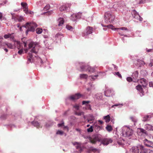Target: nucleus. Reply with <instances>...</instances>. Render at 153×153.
<instances>
[{
    "mask_svg": "<svg viewBox=\"0 0 153 153\" xmlns=\"http://www.w3.org/2000/svg\"><path fill=\"white\" fill-rule=\"evenodd\" d=\"M39 46L36 42H31L28 44L30 52L28 54L27 62H33L36 65L41 66L43 62L42 59L38 56H36L39 49Z\"/></svg>",
    "mask_w": 153,
    "mask_h": 153,
    "instance_id": "nucleus-1",
    "label": "nucleus"
},
{
    "mask_svg": "<svg viewBox=\"0 0 153 153\" xmlns=\"http://www.w3.org/2000/svg\"><path fill=\"white\" fill-rule=\"evenodd\" d=\"M90 141L91 143L93 144H96L97 142H100L101 144L106 145L111 143L113 141L111 138H105L102 140L101 136L99 134H97L93 136L90 138Z\"/></svg>",
    "mask_w": 153,
    "mask_h": 153,
    "instance_id": "nucleus-2",
    "label": "nucleus"
},
{
    "mask_svg": "<svg viewBox=\"0 0 153 153\" xmlns=\"http://www.w3.org/2000/svg\"><path fill=\"white\" fill-rule=\"evenodd\" d=\"M77 66H79L80 68V71H88L89 73H92L95 72V67H91L87 65L85 63L82 62H78L76 63Z\"/></svg>",
    "mask_w": 153,
    "mask_h": 153,
    "instance_id": "nucleus-3",
    "label": "nucleus"
},
{
    "mask_svg": "<svg viewBox=\"0 0 153 153\" xmlns=\"http://www.w3.org/2000/svg\"><path fill=\"white\" fill-rule=\"evenodd\" d=\"M101 25L102 27H107L114 31L117 30L118 32V33L119 35L122 36H124L125 37H127V35L125 34L127 33L128 32H130V30L128 29L125 27L120 28H115L111 25L104 26L102 24H101Z\"/></svg>",
    "mask_w": 153,
    "mask_h": 153,
    "instance_id": "nucleus-4",
    "label": "nucleus"
},
{
    "mask_svg": "<svg viewBox=\"0 0 153 153\" xmlns=\"http://www.w3.org/2000/svg\"><path fill=\"white\" fill-rule=\"evenodd\" d=\"M121 134L122 136L125 137H129L131 136L133 133L132 129L126 126H124L121 129Z\"/></svg>",
    "mask_w": 153,
    "mask_h": 153,
    "instance_id": "nucleus-5",
    "label": "nucleus"
},
{
    "mask_svg": "<svg viewBox=\"0 0 153 153\" xmlns=\"http://www.w3.org/2000/svg\"><path fill=\"white\" fill-rule=\"evenodd\" d=\"M115 17L111 12H107L105 13L104 16L105 22L106 23L112 22Z\"/></svg>",
    "mask_w": 153,
    "mask_h": 153,
    "instance_id": "nucleus-6",
    "label": "nucleus"
},
{
    "mask_svg": "<svg viewBox=\"0 0 153 153\" xmlns=\"http://www.w3.org/2000/svg\"><path fill=\"white\" fill-rule=\"evenodd\" d=\"M84 96L83 95L79 93H78L70 95L66 99V102L68 100L75 102L76 100H77L80 98L83 97Z\"/></svg>",
    "mask_w": 153,
    "mask_h": 153,
    "instance_id": "nucleus-7",
    "label": "nucleus"
},
{
    "mask_svg": "<svg viewBox=\"0 0 153 153\" xmlns=\"http://www.w3.org/2000/svg\"><path fill=\"white\" fill-rule=\"evenodd\" d=\"M43 37L45 39L44 40V43L46 48L50 49L48 47L50 46L54 42V39L49 37L47 35H44Z\"/></svg>",
    "mask_w": 153,
    "mask_h": 153,
    "instance_id": "nucleus-8",
    "label": "nucleus"
},
{
    "mask_svg": "<svg viewBox=\"0 0 153 153\" xmlns=\"http://www.w3.org/2000/svg\"><path fill=\"white\" fill-rule=\"evenodd\" d=\"M93 31V27L88 26L86 27L85 31L82 33V36L85 38H88V35L92 33Z\"/></svg>",
    "mask_w": 153,
    "mask_h": 153,
    "instance_id": "nucleus-9",
    "label": "nucleus"
},
{
    "mask_svg": "<svg viewBox=\"0 0 153 153\" xmlns=\"http://www.w3.org/2000/svg\"><path fill=\"white\" fill-rule=\"evenodd\" d=\"M26 25H29L28 28L30 31L34 32L35 30V28L37 27V24L35 22H27Z\"/></svg>",
    "mask_w": 153,
    "mask_h": 153,
    "instance_id": "nucleus-10",
    "label": "nucleus"
},
{
    "mask_svg": "<svg viewBox=\"0 0 153 153\" xmlns=\"http://www.w3.org/2000/svg\"><path fill=\"white\" fill-rule=\"evenodd\" d=\"M131 13L134 18L136 19L137 20L140 21H142L143 20V18L139 15L136 10H132Z\"/></svg>",
    "mask_w": 153,
    "mask_h": 153,
    "instance_id": "nucleus-11",
    "label": "nucleus"
},
{
    "mask_svg": "<svg viewBox=\"0 0 153 153\" xmlns=\"http://www.w3.org/2000/svg\"><path fill=\"white\" fill-rule=\"evenodd\" d=\"M70 4H66L62 5L59 8L60 10L61 11L67 12L70 9Z\"/></svg>",
    "mask_w": 153,
    "mask_h": 153,
    "instance_id": "nucleus-12",
    "label": "nucleus"
},
{
    "mask_svg": "<svg viewBox=\"0 0 153 153\" xmlns=\"http://www.w3.org/2000/svg\"><path fill=\"white\" fill-rule=\"evenodd\" d=\"M143 148V146L141 145H138L137 146L133 147L131 149L132 153H139V150Z\"/></svg>",
    "mask_w": 153,
    "mask_h": 153,
    "instance_id": "nucleus-13",
    "label": "nucleus"
},
{
    "mask_svg": "<svg viewBox=\"0 0 153 153\" xmlns=\"http://www.w3.org/2000/svg\"><path fill=\"white\" fill-rule=\"evenodd\" d=\"M21 4L24 9V11L26 14H31V12L29 13L28 10L27 4L26 3L21 2Z\"/></svg>",
    "mask_w": 153,
    "mask_h": 153,
    "instance_id": "nucleus-14",
    "label": "nucleus"
},
{
    "mask_svg": "<svg viewBox=\"0 0 153 153\" xmlns=\"http://www.w3.org/2000/svg\"><path fill=\"white\" fill-rule=\"evenodd\" d=\"M62 34L58 33L53 36V39H54V41H56V42H59L61 41V36Z\"/></svg>",
    "mask_w": 153,
    "mask_h": 153,
    "instance_id": "nucleus-15",
    "label": "nucleus"
},
{
    "mask_svg": "<svg viewBox=\"0 0 153 153\" xmlns=\"http://www.w3.org/2000/svg\"><path fill=\"white\" fill-rule=\"evenodd\" d=\"M138 73L137 71H135L133 73L132 75V77L133 79V82H135L138 81Z\"/></svg>",
    "mask_w": 153,
    "mask_h": 153,
    "instance_id": "nucleus-16",
    "label": "nucleus"
},
{
    "mask_svg": "<svg viewBox=\"0 0 153 153\" xmlns=\"http://www.w3.org/2000/svg\"><path fill=\"white\" fill-rule=\"evenodd\" d=\"M138 81L139 85H141L143 87H145L148 84L147 81L143 78H141Z\"/></svg>",
    "mask_w": 153,
    "mask_h": 153,
    "instance_id": "nucleus-17",
    "label": "nucleus"
},
{
    "mask_svg": "<svg viewBox=\"0 0 153 153\" xmlns=\"http://www.w3.org/2000/svg\"><path fill=\"white\" fill-rule=\"evenodd\" d=\"M136 88L140 92V95L141 97H142L144 95V92L141 85L139 84L138 85L136 86Z\"/></svg>",
    "mask_w": 153,
    "mask_h": 153,
    "instance_id": "nucleus-18",
    "label": "nucleus"
},
{
    "mask_svg": "<svg viewBox=\"0 0 153 153\" xmlns=\"http://www.w3.org/2000/svg\"><path fill=\"white\" fill-rule=\"evenodd\" d=\"M95 89L94 85L92 83H90L88 85V87L86 89L88 92H89L90 94H91V91L92 90H94Z\"/></svg>",
    "mask_w": 153,
    "mask_h": 153,
    "instance_id": "nucleus-19",
    "label": "nucleus"
},
{
    "mask_svg": "<svg viewBox=\"0 0 153 153\" xmlns=\"http://www.w3.org/2000/svg\"><path fill=\"white\" fill-rule=\"evenodd\" d=\"M144 145L148 147H152L153 146V143L152 141L148 140L147 139H145L143 140Z\"/></svg>",
    "mask_w": 153,
    "mask_h": 153,
    "instance_id": "nucleus-20",
    "label": "nucleus"
},
{
    "mask_svg": "<svg viewBox=\"0 0 153 153\" xmlns=\"http://www.w3.org/2000/svg\"><path fill=\"white\" fill-rule=\"evenodd\" d=\"M31 124L33 125L34 126L38 128L40 127H42V125L40 122H39L37 121L34 120L31 122Z\"/></svg>",
    "mask_w": 153,
    "mask_h": 153,
    "instance_id": "nucleus-21",
    "label": "nucleus"
},
{
    "mask_svg": "<svg viewBox=\"0 0 153 153\" xmlns=\"http://www.w3.org/2000/svg\"><path fill=\"white\" fill-rule=\"evenodd\" d=\"M93 126L94 129L96 132H98L102 128V127L99 126L96 123H94L93 125Z\"/></svg>",
    "mask_w": 153,
    "mask_h": 153,
    "instance_id": "nucleus-22",
    "label": "nucleus"
},
{
    "mask_svg": "<svg viewBox=\"0 0 153 153\" xmlns=\"http://www.w3.org/2000/svg\"><path fill=\"white\" fill-rule=\"evenodd\" d=\"M102 74V73L101 72H99V73H98L97 74H96L94 76H89V79H90L91 81H94L97 78V77L99 76V75H100L101 74Z\"/></svg>",
    "mask_w": 153,
    "mask_h": 153,
    "instance_id": "nucleus-23",
    "label": "nucleus"
},
{
    "mask_svg": "<svg viewBox=\"0 0 153 153\" xmlns=\"http://www.w3.org/2000/svg\"><path fill=\"white\" fill-rule=\"evenodd\" d=\"M112 91L110 89H107L105 91V95L106 97H110L112 96Z\"/></svg>",
    "mask_w": 153,
    "mask_h": 153,
    "instance_id": "nucleus-24",
    "label": "nucleus"
},
{
    "mask_svg": "<svg viewBox=\"0 0 153 153\" xmlns=\"http://www.w3.org/2000/svg\"><path fill=\"white\" fill-rule=\"evenodd\" d=\"M57 21L58 23V25L59 26H62L64 22V19L61 17L59 18L58 19Z\"/></svg>",
    "mask_w": 153,
    "mask_h": 153,
    "instance_id": "nucleus-25",
    "label": "nucleus"
},
{
    "mask_svg": "<svg viewBox=\"0 0 153 153\" xmlns=\"http://www.w3.org/2000/svg\"><path fill=\"white\" fill-rule=\"evenodd\" d=\"M137 66L138 67H141L142 66H143L145 65V63L142 60H138L137 61Z\"/></svg>",
    "mask_w": 153,
    "mask_h": 153,
    "instance_id": "nucleus-26",
    "label": "nucleus"
},
{
    "mask_svg": "<svg viewBox=\"0 0 153 153\" xmlns=\"http://www.w3.org/2000/svg\"><path fill=\"white\" fill-rule=\"evenodd\" d=\"M90 102L89 101H85L83 100L82 101V105H85L88 107V109L90 110H91V105L88 104V103Z\"/></svg>",
    "mask_w": 153,
    "mask_h": 153,
    "instance_id": "nucleus-27",
    "label": "nucleus"
},
{
    "mask_svg": "<svg viewBox=\"0 0 153 153\" xmlns=\"http://www.w3.org/2000/svg\"><path fill=\"white\" fill-rule=\"evenodd\" d=\"M94 119V116L92 115H90L88 118V121L90 123H91L93 122V121Z\"/></svg>",
    "mask_w": 153,
    "mask_h": 153,
    "instance_id": "nucleus-28",
    "label": "nucleus"
},
{
    "mask_svg": "<svg viewBox=\"0 0 153 153\" xmlns=\"http://www.w3.org/2000/svg\"><path fill=\"white\" fill-rule=\"evenodd\" d=\"M102 94L101 93H99L96 94L94 96L95 98L98 100H101L102 98Z\"/></svg>",
    "mask_w": 153,
    "mask_h": 153,
    "instance_id": "nucleus-29",
    "label": "nucleus"
},
{
    "mask_svg": "<svg viewBox=\"0 0 153 153\" xmlns=\"http://www.w3.org/2000/svg\"><path fill=\"white\" fill-rule=\"evenodd\" d=\"M150 152L149 150L145 149L143 146V149H140V153H150Z\"/></svg>",
    "mask_w": 153,
    "mask_h": 153,
    "instance_id": "nucleus-30",
    "label": "nucleus"
},
{
    "mask_svg": "<svg viewBox=\"0 0 153 153\" xmlns=\"http://www.w3.org/2000/svg\"><path fill=\"white\" fill-rule=\"evenodd\" d=\"M8 115L7 114H2L0 117V120H5L8 117Z\"/></svg>",
    "mask_w": 153,
    "mask_h": 153,
    "instance_id": "nucleus-31",
    "label": "nucleus"
},
{
    "mask_svg": "<svg viewBox=\"0 0 153 153\" xmlns=\"http://www.w3.org/2000/svg\"><path fill=\"white\" fill-rule=\"evenodd\" d=\"M4 44L5 45H7L8 48L10 49H13L15 47L12 44L8 43L7 42H5Z\"/></svg>",
    "mask_w": 153,
    "mask_h": 153,
    "instance_id": "nucleus-32",
    "label": "nucleus"
},
{
    "mask_svg": "<svg viewBox=\"0 0 153 153\" xmlns=\"http://www.w3.org/2000/svg\"><path fill=\"white\" fill-rule=\"evenodd\" d=\"M137 132L138 134L139 133H141L142 134H147L146 131L144 129L141 128H138V131Z\"/></svg>",
    "mask_w": 153,
    "mask_h": 153,
    "instance_id": "nucleus-33",
    "label": "nucleus"
},
{
    "mask_svg": "<svg viewBox=\"0 0 153 153\" xmlns=\"http://www.w3.org/2000/svg\"><path fill=\"white\" fill-rule=\"evenodd\" d=\"M12 34H5L4 35V37L5 39H7L8 38H10V39H13L14 37L12 36Z\"/></svg>",
    "mask_w": 153,
    "mask_h": 153,
    "instance_id": "nucleus-34",
    "label": "nucleus"
},
{
    "mask_svg": "<svg viewBox=\"0 0 153 153\" xmlns=\"http://www.w3.org/2000/svg\"><path fill=\"white\" fill-rule=\"evenodd\" d=\"M103 118L105 120V122L107 123H108L110 120V117L109 115L104 116Z\"/></svg>",
    "mask_w": 153,
    "mask_h": 153,
    "instance_id": "nucleus-35",
    "label": "nucleus"
},
{
    "mask_svg": "<svg viewBox=\"0 0 153 153\" xmlns=\"http://www.w3.org/2000/svg\"><path fill=\"white\" fill-rule=\"evenodd\" d=\"M151 117V116L149 115L145 116L143 118V121L144 122L148 121L149 120Z\"/></svg>",
    "mask_w": 153,
    "mask_h": 153,
    "instance_id": "nucleus-36",
    "label": "nucleus"
},
{
    "mask_svg": "<svg viewBox=\"0 0 153 153\" xmlns=\"http://www.w3.org/2000/svg\"><path fill=\"white\" fill-rule=\"evenodd\" d=\"M130 119L134 123V124L135 125V123L137 121V119L135 116H131L130 117Z\"/></svg>",
    "mask_w": 153,
    "mask_h": 153,
    "instance_id": "nucleus-37",
    "label": "nucleus"
},
{
    "mask_svg": "<svg viewBox=\"0 0 153 153\" xmlns=\"http://www.w3.org/2000/svg\"><path fill=\"white\" fill-rule=\"evenodd\" d=\"M140 73L142 75L144 76H146L147 74V72L146 70L145 69H142L140 71Z\"/></svg>",
    "mask_w": 153,
    "mask_h": 153,
    "instance_id": "nucleus-38",
    "label": "nucleus"
},
{
    "mask_svg": "<svg viewBox=\"0 0 153 153\" xmlns=\"http://www.w3.org/2000/svg\"><path fill=\"white\" fill-rule=\"evenodd\" d=\"M73 144L74 146H75L76 145H77L76 146V148L77 149H79L80 151H82V149L79 146V143H78L75 142L73 143Z\"/></svg>",
    "mask_w": 153,
    "mask_h": 153,
    "instance_id": "nucleus-39",
    "label": "nucleus"
},
{
    "mask_svg": "<svg viewBox=\"0 0 153 153\" xmlns=\"http://www.w3.org/2000/svg\"><path fill=\"white\" fill-rule=\"evenodd\" d=\"M106 130L108 132H110L112 130V126L110 125H108L105 127Z\"/></svg>",
    "mask_w": 153,
    "mask_h": 153,
    "instance_id": "nucleus-40",
    "label": "nucleus"
},
{
    "mask_svg": "<svg viewBox=\"0 0 153 153\" xmlns=\"http://www.w3.org/2000/svg\"><path fill=\"white\" fill-rule=\"evenodd\" d=\"M80 77L81 79H86L88 77V75L85 74H80Z\"/></svg>",
    "mask_w": 153,
    "mask_h": 153,
    "instance_id": "nucleus-41",
    "label": "nucleus"
},
{
    "mask_svg": "<svg viewBox=\"0 0 153 153\" xmlns=\"http://www.w3.org/2000/svg\"><path fill=\"white\" fill-rule=\"evenodd\" d=\"M123 105V104L122 103H118L117 104H115L111 106L112 108H113L114 106H118V108H121L122 107V106Z\"/></svg>",
    "mask_w": 153,
    "mask_h": 153,
    "instance_id": "nucleus-42",
    "label": "nucleus"
},
{
    "mask_svg": "<svg viewBox=\"0 0 153 153\" xmlns=\"http://www.w3.org/2000/svg\"><path fill=\"white\" fill-rule=\"evenodd\" d=\"M36 33L38 34H41L43 31L42 29V28H37L36 30Z\"/></svg>",
    "mask_w": 153,
    "mask_h": 153,
    "instance_id": "nucleus-43",
    "label": "nucleus"
},
{
    "mask_svg": "<svg viewBox=\"0 0 153 153\" xmlns=\"http://www.w3.org/2000/svg\"><path fill=\"white\" fill-rule=\"evenodd\" d=\"M91 150L94 152H97L98 153H99L100 152V150L99 149H97L96 148H94L93 147L91 148Z\"/></svg>",
    "mask_w": 153,
    "mask_h": 153,
    "instance_id": "nucleus-44",
    "label": "nucleus"
},
{
    "mask_svg": "<svg viewBox=\"0 0 153 153\" xmlns=\"http://www.w3.org/2000/svg\"><path fill=\"white\" fill-rule=\"evenodd\" d=\"M151 125L149 124H146L145 126V128L147 130H150Z\"/></svg>",
    "mask_w": 153,
    "mask_h": 153,
    "instance_id": "nucleus-45",
    "label": "nucleus"
},
{
    "mask_svg": "<svg viewBox=\"0 0 153 153\" xmlns=\"http://www.w3.org/2000/svg\"><path fill=\"white\" fill-rule=\"evenodd\" d=\"M74 16L76 17L77 19L80 18L81 17L82 13H78L77 14H75Z\"/></svg>",
    "mask_w": 153,
    "mask_h": 153,
    "instance_id": "nucleus-46",
    "label": "nucleus"
},
{
    "mask_svg": "<svg viewBox=\"0 0 153 153\" xmlns=\"http://www.w3.org/2000/svg\"><path fill=\"white\" fill-rule=\"evenodd\" d=\"M113 74L114 75L117 76L119 78H121L122 77L121 75L119 72H113Z\"/></svg>",
    "mask_w": 153,
    "mask_h": 153,
    "instance_id": "nucleus-47",
    "label": "nucleus"
},
{
    "mask_svg": "<svg viewBox=\"0 0 153 153\" xmlns=\"http://www.w3.org/2000/svg\"><path fill=\"white\" fill-rule=\"evenodd\" d=\"M17 44V47L18 49H19L21 48V43L19 41H17L16 42Z\"/></svg>",
    "mask_w": 153,
    "mask_h": 153,
    "instance_id": "nucleus-48",
    "label": "nucleus"
},
{
    "mask_svg": "<svg viewBox=\"0 0 153 153\" xmlns=\"http://www.w3.org/2000/svg\"><path fill=\"white\" fill-rule=\"evenodd\" d=\"M94 129L93 126H91L90 127L87 129V131L88 132H92L93 131Z\"/></svg>",
    "mask_w": 153,
    "mask_h": 153,
    "instance_id": "nucleus-49",
    "label": "nucleus"
},
{
    "mask_svg": "<svg viewBox=\"0 0 153 153\" xmlns=\"http://www.w3.org/2000/svg\"><path fill=\"white\" fill-rule=\"evenodd\" d=\"M84 113L82 111L76 112H75V114L78 116H80L82 115H84Z\"/></svg>",
    "mask_w": 153,
    "mask_h": 153,
    "instance_id": "nucleus-50",
    "label": "nucleus"
},
{
    "mask_svg": "<svg viewBox=\"0 0 153 153\" xmlns=\"http://www.w3.org/2000/svg\"><path fill=\"white\" fill-rule=\"evenodd\" d=\"M66 28L68 30H70L71 31H72L73 29V27L72 26H71L70 25H66Z\"/></svg>",
    "mask_w": 153,
    "mask_h": 153,
    "instance_id": "nucleus-51",
    "label": "nucleus"
},
{
    "mask_svg": "<svg viewBox=\"0 0 153 153\" xmlns=\"http://www.w3.org/2000/svg\"><path fill=\"white\" fill-rule=\"evenodd\" d=\"M64 133V132L62 131H61V130H58L56 132V134H59L61 135H62Z\"/></svg>",
    "mask_w": 153,
    "mask_h": 153,
    "instance_id": "nucleus-52",
    "label": "nucleus"
},
{
    "mask_svg": "<svg viewBox=\"0 0 153 153\" xmlns=\"http://www.w3.org/2000/svg\"><path fill=\"white\" fill-rule=\"evenodd\" d=\"M74 15H75L74 14L72 15L71 16V20H72L73 21H76V19H77L76 17L74 16Z\"/></svg>",
    "mask_w": 153,
    "mask_h": 153,
    "instance_id": "nucleus-53",
    "label": "nucleus"
},
{
    "mask_svg": "<svg viewBox=\"0 0 153 153\" xmlns=\"http://www.w3.org/2000/svg\"><path fill=\"white\" fill-rule=\"evenodd\" d=\"M50 7V5L49 4H47L44 7V9L45 10H48Z\"/></svg>",
    "mask_w": 153,
    "mask_h": 153,
    "instance_id": "nucleus-54",
    "label": "nucleus"
},
{
    "mask_svg": "<svg viewBox=\"0 0 153 153\" xmlns=\"http://www.w3.org/2000/svg\"><path fill=\"white\" fill-rule=\"evenodd\" d=\"M73 107L76 110H78L79 108V106L78 105H73Z\"/></svg>",
    "mask_w": 153,
    "mask_h": 153,
    "instance_id": "nucleus-55",
    "label": "nucleus"
},
{
    "mask_svg": "<svg viewBox=\"0 0 153 153\" xmlns=\"http://www.w3.org/2000/svg\"><path fill=\"white\" fill-rule=\"evenodd\" d=\"M126 80L128 82H130L131 81H133V79L131 77H128L126 78Z\"/></svg>",
    "mask_w": 153,
    "mask_h": 153,
    "instance_id": "nucleus-56",
    "label": "nucleus"
},
{
    "mask_svg": "<svg viewBox=\"0 0 153 153\" xmlns=\"http://www.w3.org/2000/svg\"><path fill=\"white\" fill-rule=\"evenodd\" d=\"M22 20H23V17L22 16H20L18 18V20L19 22H21Z\"/></svg>",
    "mask_w": 153,
    "mask_h": 153,
    "instance_id": "nucleus-57",
    "label": "nucleus"
},
{
    "mask_svg": "<svg viewBox=\"0 0 153 153\" xmlns=\"http://www.w3.org/2000/svg\"><path fill=\"white\" fill-rule=\"evenodd\" d=\"M146 50L148 52H153V49H148L147 48L146 49Z\"/></svg>",
    "mask_w": 153,
    "mask_h": 153,
    "instance_id": "nucleus-58",
    "label": "nucleus"
},
{
    "mask_svg": "<svg viewBox=\"0 0 153 153\" xmlns=\"http://www.w3.org/2000/svg\"><path fill=\"white\" fill-rule=\"evenodd\" d=\"M121 139L119 140H118L117 141V143L120 145H121L122 144V140Z\"/></svg>",
    "mask_w": 153,
    "mask_h": 153,
    "instance_id": "nucleus-59",
    "label": "nucleus"
},
{
    "mask_svg": "<svg viewBox=\"0 0 153 153\" xmlns=\"http://www.w3.org/2000/svg\"><path fill=\"white\" fill-rule=\"evenodd\" d=\"M136 34L138 35V36L140 37L141 36V34L140 33V31H137L136 32Z\"/></svg>",
    "mask_w": 153,
    "mask_h": 153,
    "instance_id": "nucleus-60",
    "label": "nucleus"
},
{
    "mask_svg": "<svg viewBox=\"0 0 153 153\" xmlns=\"http://www.w3.org/2000/svg\"><path fill=\"white\" fill-rule=\"evenodd\" d=\"M51 125V123L50 122H48L46 123L45 126L46 127H48L50 126Z\"/></svg>",
    "mask_w": 153,
    "mask_h": 153,
    "instance_id": "nucleus-61",
    "label": "nucleus"
},
{
    "mask_svg": "<svg viewBox=\"0 0 153 153\" xmlns=\"http://www.w3.org/2000/svg\"><path fill=\"white\" fill-rule=\"evenodd\" d=\"M23 51L22 49L19 50L18 52V53L20 55H21L23 53Z\"/></svg>",
    "mask_w": 153,
    "mask_h": 153,
    "instance_id": "nucleus-62",
    "label": "nucleus"
},
{
    "mask_svg": "<svg viewBox=\"0 0 153 153\" xmlns=\"http://www.w3.org/2000/svg\"><path fill=\"white\" fill-rule=\"evenodd\" d=\"M146 2V0H140L139 4H144Z\"/></svg>",
    "mask_w": 153,
    "mask_h": 153,
    "instance_id": "nucleus-63",
    "label": "nucleus"
},
{
    "mask_svg": "<svg viewBox=\"0 0 153 153\" xmlns=\"http://www.w3.org/2000/svg\"><path fill=\"white\" fill-rule=\"evenodd\" d=\"M64 125V122H62L61 123H59L58 124L57 126L58 127H61L63 126Z\"/></svg>",
    "mask_w": 153,
    "mask_h": 153,
    "instance_id": "nucleus-64",
    "label": "nucleus"
}]
</instances>
